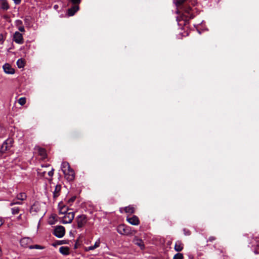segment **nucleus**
<instances>
[{"label": "nucleus", "mask_w": 259, "mask_h": 259, "mask_svg": "<svg viewBox=\"0 0 259 259\" xmlns=\"http://www.w3.org/2000/svg\"><path fill=\"white\" fill-rule=\"evenodd\" d=\"M4 42V37L2 34H0V44H3Z\"/></svg>", "instance_id": "72a5a7b5"}, {"label": "nucleus", "mask_w": 259, "mask_h": 259, "mask_svg": "<svg viewBox=\"0 0 259 259\" xmlns=\"http://www.w3.org/2000/svg\"><path fill=\"white\" fill-rule=\"evenodd\" d=\"M22 203L20 201H15V200L10 203L11 206H13L14 204H21Z\"/></svg>", "instance_id": "c756f323"}, {"label": "nucleus", "mask_w": 259, "mask_h": 259, "mask_svg": "<svg viewBox=\"0 0 259 259\" xmlns=\"http://www.w3.org/2000/svg\"><path fill=\"white\" fill-rule=\"evenodd\" d=\"M74 218V213L73 212H69L64 214L62 219V223L63 224H69L71 223Z\"/></svg>", "instance_id": "39448f33"}, {"label": "nucleus", "mask_w": 259, "mask_h": 259, "mask_svg": "<svg viewBox=\"0 0 259 259\" xmlns=\"http://www.w3.org/2000/svg\"><path fill=\"white\" fill-rule=\"evenodd\" d=\"M57 5H55V6H54V8H55V9H56V8H57Z\"/></svg>", "instance_id": "a19ab883"}, {"label": "nucleus", "mask_w": 259, "mask_h": 259, "mask_svg": "<svg viewBox=\"0 0 259 259\" xmlns=\"http://www.w3.org/2000/svg\"><path fill=\"white\" fill-rule=\"evenodd\" d=\"M5 222V220L0 217V227L2 226Z\"/></svg>", "instance_id": "f704fd0d"}, {"label": "nucleus", "mask_w": 259, "mask_h": 259, "mask_svg": "<svg viewBox=\"0 0 259 259\" xmlns=\"http://www.w3.org/2000/svg\"><path fill=\"white\" fill-rule=\"evenodd\" d=\"M184 248V244L181 241H177L175 243L174 249L177 252L181 251Z\"/></svg>", "instance_id": "4468645a"}, {"label": "nucleus", "mask_w": 259, "mask_h": 259, "mask_svg": "<svg viewBox=\"0 0 259 259\" xmlns=\"http://www.w3.org/2000/svg\"><path fill=\"white\" fill-rule=\"evenodd\" d=\"M13 40L18 44H22L24 42L23 35L18 31H16L14 33Z\"/></svg>", "instance_id": "423d86ee"}, {"label": "nucleus", "mask_w": 259, "mask_h": 259, "mask_svg": "<svg viewBox=\"0 0 259 259\" xmlns=\"http://www.w3.org/2000/svg\"><path fill=\"white\" fill-rule=\"evenodd\" d=\"M12 146V140H7L2 145L0 152H4Z\"/></svg>", "instance_id": "9d476101"}, {"label": "nucleus", "mask_w": 259, "mask_h": 259, "mask_svg": "<svg viewBox=\"0 0 259 259\" xmlns=\"http://www.w3.org/2000/svg\"><path fill=\"white\" fill-rule=\"evenodd\" d=\"M186 0H175V3L177 6H179L183 4Z\"/></svg>", "instance_id": "cd10ccee"}, {"label": "nucleus", "mask_w": 259, "mask_h": 259, "mask_svg": "<svg viewBox=\"0 0 259 259\" xmlns=\"http://www.w3.org/2000/svg\"><path fill=\"white\" fill-rule=\"evenodd\" d=\"M16 5H19L20 4L21 0H13Z\"/></svg>", "instance_id": "c9c22d12"}, {"label": "nucleus", "mask_w": 259, "mask_h": 259, "mask_svg": "<svg viewBox=\"0 0 259 259\" xmlns=\"http://www.w3.org/2000/svg\"><path fill=\"white\" fill-rule=\"evenodd\" d=\"M40 175H41L42 176H45V174L46 173V171H42L41 169L39 170V171L38 172Z\"/></svg>", "instance_id": "2f4dec72"}, {"label": "nucleus", "mask_w": 259, "mask_h": 259, "mask_svg": "<svg viewBox=\"0 0 259 259\" xmlns=\"http://www.w3.org/2000/svg\"><path fill=\"white\" fill-rule=\"evenodd\" d=\"M48 175L50 177H52L54 175V169L52 168L51 170L48 171Z\"/></svg>", "instance_id": "7c9ffc66"}, {"label": "nucleus", "mask_w": 259, "mask_h": 259, "mask_svg": "<svg viewBox=\"0 0 259 259\" xmlns=\"http://www.w3.org/2000/svg\"><path fill=\"white\" fill-rule=\"evenodd\" d=\"M15 25L18 29L22 32H25V28L23 25L22 21L20 20H17L15 21Z\"/></svg>", "instance_id": "2eb2a0df"}, {"label": "nucleus", "mask_w": 259, "mask_h": 259, "mask_svg": "<svg viewBox=\"0 0 259 259\" xmlns=\"http://www.w3.org/2000/svg\"><path fill=\"white\" fill-rule=\"evenodd\" d=\"M28 248L30 249H42L43 247L38 245H30Z\"/></svg>", "instance_id": "bb28decb"}, {"label": "nucleus", "mask_w": 259, "mask_h": 259, "mask_svg": "<svg viewBox=\"0 0 259 259\" xmlns=\"http://www.w3.org/2000/svg\"><path fill=\"white\" fill-rule=\"evenodd\" d=\"M100 240H98L95 242V243L94 244V245L85 248V250L89 251V250H94L95 248L98 247L100 246Z\"/></svg>", "instance_id": "6ab92c4d"}, {"label": "nucleus", "mask_w": 259, "mask_h": 259, "mask_svg": "<svg viewBox=\"0 0 259 259\" xmlns=\"http://www.w3.org/2000/svg\"><path fill=\"white\" fill-rule=\"evenodd\" d=\"M26 195L24 193H20L17 195V198L18 200H24L26 198Z\"/></svg>", "instance_id": "5701e85b"}, {"label": "nucleus", "mask_w": 259, "mask_h": 259, "mask_svg": "<svg viewBox=\"0 0 259 259\" xmlns=\"http://www.w3.org/2000/svg\"><path fill=\"white\" fill-rule=\"evenodd\" d=\"M124 210L126 213H133L135 212V207L132 205H130L124 208Z\"/></svg>", "instance_id": "aec40b11"}, {"label": "nucleus", "mask_w": 259, "mask_h": 259, "mask_svg": "<svg viewBox=\"0 0 259 259\" xmlns=\"http://www.w3.org/2000/svg\"><path fill=\"white\" fill-rule=\"evenodd\" d=\"M117 231L121 235H130L132 234V232L130 227L126 226L124 225H119L117 227Z\"/></svg>", "instance_id": "7ed1b4c3"}, {"label": "nucleus", "mask_w": 259, "mask_h": 259, "mask_svg": "<svg viewBox=\"0 0 259 259\" xmlns=\"http://www.w3.org/2000/svg\"><path fill=\"white\" fill-rule=\"evenodd\" d=\"M61 186L60 185H57L55 186V190L53 191V197L54 198H57L60 195Z\"/></svg>", "instance_id": "f3484780"}, {"label": "nucleus", "mask_w": 259, "mask_h": 259, "mask_svg": "<svg viewBox=\"0 0 259 259\" xmlns=\"http://www.w3.org/2000/svg\"><path fill=\"white\" fill-rule=\"evenodd\" d=\"M9 9L10 6L7 0H0V9L7 11Z\"/></svg>", "instance_id": "ddd939ff"}, {"label": "nucleus", "mask_w": 259, "mask_h": 259, "mask_svg": "<svg viewBox=\"0 0 259 259\" xmlns=\"http://www.w3.org/2000/svg\"><path fill=\"white\" fill-rule=\"evenodd\" d=\"M126 220L130 224L133 225H138L140 223L138 218L136 215H133L131 218L127 217Z\"/></svg>", "instance_id": "9b49d317"}, {"label": "nucleus", "mask_w": 259, "mask_h": 259, "mask_svg": "<svg viewBox=\"0 0 259 259\" xmlns=\"http://www.w3.org/2000/svg\"><path fill=\"white\" fill-rule=\"evenodd\" d=\"M209 240L211 241L214 240V238L213 237H211L209 238Z\"/></svg>", "instance_id": "4c0bfd02"}, {"label": "nucleus", "mask_w": 259, "mask_h": 259, "mask_svg": "<svg viewBox=\"0 0 259 259\" xmlns=\"http://www.w3.org/2000/svg\"><path fill=\"white\" fill-rule=\"evenodd\" d=\"M12 213L13 214H16L19 213V208L18 207H14L12 208Z\"/></svg>", "instance_id": "a878e982"}, {"label": "nucleus", "mask_w": 259, "mask_h": 259, "mask_svg": "<svg viewBox=\"0 0 259 259\" xmlns=\"http://www.w3.org/2000/svg\"><path fill=\"white\" fill-rule=\"evenodd\" d=\"M62 242L63 241H58L56 243V245H60V244H62ZM56 244H54V246H55Z\"/></svg>", "instance_id": "e433bc0d"}, {"label": "nucleus", "mask_w": 259, "mask_h": 259, "mask_svg": "<svg viewBox=\"0 0 259 259\" xmlns=\"http://www.w3.org/2000/svg\"><path fill=\"white\" fill-rule=\"evenodd\" d=\"M61 169L65 178L69 181H73L75 177V173L71 168L69 164L67 162H63L61 164Z\"/></svg>", "instance_id": "f257e3e1"}, {"label": "nucleus", "mask_w": 259, "mask_h": 259, "mask_svg": "<svg viewBox=\"0 0 259 259\" xmlns=\"http://www.w3.org/2000/svg\"><path fill=\"white\" fill-rule=\"evenodd\" d=\"M59 251L61 253L64 255H67L69 253V248L66 246H62L59 248Z\"/></svg>", "instance_id": "a211bd4d"}, {"label": "nucleus", "mask_w": 259, "mask_h": 259, "mask_svg": "<svg viewBox=\"0 0 259 259\" xmlns=\"http://www.w3.org/2000/svg\"><path fill=\"white\" fill-rule=\"evenodd\" d=\"M32 242V239L29 237H25L20 240L21 246L24 247H28V245Z\"/></svg>", "instance_id": "f8f14e48"}, {"label": "nucleus", "mask_w": 259, "mask_h": 259, "mask_svg": "<svg viewBox=\"0 0 259 259\" xmlns=\"http://www.w3.org/2000/svg\"><path fill=\"white\" fill-rule=\"evenodd\" d=\"M133 242L135 245L138 246L140 249H144L145 245L143 241L141 239L138 238L137 236L134 237Z\"/></svg>", "instance_id": "6e6552de"}, {"label": "nucleus", "mask_w": 259, "mask_h": 259, "mask_svg": "<svg viewBox=\"0 0 259 259\" xmlns=\"http://www.w3.org/2000/svg\"><path fill=\"white\" fill-rule=\"evenodd\" d=\"M75 199V197H73L68 200V203H71L73 202Z\"/></svg>", "instance_id": "473e14b6"}, {"label": "nucleus", "mask_w": 259, "mask_h": 259, "mask_svg": "<svg viewBox=\"0 0 259 259\" xmlns=\"http://www.w3.org/2000/svg\"><path fill=\"white\" fill-rule=\"evenodd\" d=\"M70 1L74 6L68 9V15L72 16L79 10L78 5L80 4L81 0H70Z\"/></svg>", "instance_id": "f03ea898"}, {"label": "nucleus", "mask_w": 259, "mask_h": 259, "mask_svg": "<svg viewBox=\"0 0 259 259\" xmlns=\"http://www.w3.org/2000/svg\"><path fill=\"white\" fill-rule=\"evenodd\" d=\"M77 226L79 228H81L84 226L87 222V218L85 215H81L76 218Z\"/></svg>", "instance_id": "0eeeda50"}, {"label": "nucleus", "mask_w": 259, "mask_h": 259, "mask_svg": "<svg viewBox=\"0 0 259 259\" xmlns=\"http://www.w3.org/2000/svg\"><path fill=\"white\" fill-rule=\"evenodd\" d=\"M190 9L189 8L186 10V13H187L188 15L186 16V17H189L190 19H192L194 17V16L192 14L190 13Z\"/></svg>", "instance_id": "c85d7f7f"}, {"label": "nucleus", "mask_w": 259, "mask_h": 259, "mask_svg": "<svg viewBox=\"0 0 259 259\" xmlns=\"http://www.w3.org/2000/svg\"><path fill=\"white\" fill-rule=\"evenodd\" d=\"M17 65L18 67L19 68H23L25 66L24 60L22 59H18L17 61Z\"/></svg>", "instance_id": "4be33fe9"}, {"label": "nucleus", "mask_w": 259, "mask_h": 259, "mask_svg": "<svg viewBox=\"0 0 259 259\" xmlns=\"http://www.w3.org/2000/svg\"><path fill=\"white\" fill-rule=\"evenodd\" d=\"M18 103L21 105H24L26 103V98L21 97L18 100Z\"/></svg>", "instance_id": "b1692460"}, {"label": "nucleus", "mask_w": 259, "mask_h": 259, "mask_svg": "<svg viewBox=\"0 0 259 259\" xmlns=\"http://www.w3.org/2000/svg\"><path fill=\"white\" fill-rule=\"evenodd\" d=\"M39 154L42 156V158H45L46 156V150L43 149L39 147H37L36 148Z\"/></svg>", "instance_id": "412c9836"}, {"label": "nucleus", "mask_w": 259, "mask_h": 259, "mask_svg": "<svg viewBox=\"0 0 259 259\" xmlns=\"http://www.w3.org/2000/svg\"><path fill=\"white\" fill-rule=\"evenodd\" d=\"M4 72L7 74H13L15 73V70L9 64H5L3 66Z\"/></svg>", "instance_id": "1a4fd4ad"}, {"label": "nucleus", "mask_w": 259, "mask_h": 259, "mask_svg": "<svg viewBox=\"0 0 259 259\" xmlns=\"http://www.w3.org/2000/svg\"><path fill=\"white\" fill-rule=\"evenodd\" d=\"M58 207L59 209V213L60 214H65L66 213H68L67 211L68 209L65 205L60 203L59 204Z\"/></svg>", "instance_id": "dca6fc26"}, {"label": "nucleus", "mask_w": 259, "mask_h": 259, "mask_svg": "<svg viewBox=\"0 0 259 259\" xmlns=\"http://www.w3.org/2000/svg\"><path fill=\"white\" fill-rule=\"evenodd\" d=\"M185 235H190V233H189V232H188V233H185Z\"/></svg>", "instance_id": "ea45409f"}, {"label": "nucleus", "mask_w": 259, "mask_h": 259, "mask_svg": "<svg viewBox=\"0 0 259 259\" xmlns=\"http://www.w3.org/2000/svg\"><path fill=\"white\" fill-rule=\"evenodd\" d=\"M65 233V229L63 226H56L54 230L53 234L58 238H62Z\"/></svg>", "instance_id": "20e7f679"}, {"label": "nucleus", "mask_w": 259, "mask_h": 259, "mask_svg": "<svg viewBox=\"0 0 259 259\" xmlns=\"http://www.w3.org/2000/svg\"><path fill=\"white\" fill-rule=\"evenodd\" d=\"M21 217H22V214H20L18 217V220H20L21 219Z\"/></svg>", "instance_id": "58836bf2"}, {"label": "nucleus", "mask_w": 259, "mask_h": 259, "mask_svg": "<svg viewBox=\"0 0 259 259\" xmlns=\"http://www.w3.org/2000/svg\"><path fill=\"white\" fill-rule=\"evenodd\" d=\"M183 257H184V256H183V254L180 253H178L174 255L173 259H183Z\"/></svg>", "instance_id": "393cba45"}]
</instances>
